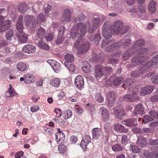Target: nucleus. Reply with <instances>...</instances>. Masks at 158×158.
I'll return each mask as SVG.
<instances>
[{
	"mask_svg": "<svg viewBox=\"0 0 158 158\" xmlns=\"http://www.w3.org/2000/svg\"><path fill=\"white\" fill-rule=\"evenodd\" d=\"M86 27L85 25L82 23H78L76 27L73 28L71 36L73 39H76V41H82V38L86 34Z\"/></svg>",
	"mask_w": 158,
	"mask_h": 158,
	"instance_id": "1",
	"label": "nucleus"
},
{
	"mask_svg": "<svg viewBox=\"0 0 158 158\" xmlns=\"http://www.w3.org/2000/svg\"><path fill=\"white\" fill-rule=\"evenodd\" d=\"M110 28L114 35L120 34L123 35L127 32L129 28L127 26H123V23L121 21H117L115 22Z\"/></svg>",
	"mask_w": 158,
	"mask_h": 158,
	"instance_id": "2",
	"label": "nucleus"
},
{
	"mask_svg": "<svg viewBox=\"0 0 158 158\" xmlns=\"http://www.w3.org/2000/svg\"><path fill=\"white\" fill-rule=\"evenodd\" d=\"M82 41H76L74 44V47L76 48H78V46L77 53L79 54H82L86 52L89 50L90 45L88 42H86L82 44L81 45L80 42H82Z\"/></svg>",
	"mask_w": 158,
	"mask_h": 158,
	"instance_id": "3",
	"label": "nucleus"
},
{
	"mask_svg": "<svg viewBox=\"0 0 158 158\" xmlns=\"http://www.w3.org/2000/svg\"><path fill=\"white\" fill-rule=\"evenodd\" d=\"M37 6V5L31 3L28 4L27 6L26 3H22L18 5V9L20 13H24L27 11L28 6V8L32 9L34 12H35L38 9Z\"/></svg>",
	"mask_w": 158,
	"mask_h": 158,
	"instance_id": "4",
	"label": "nucleus"
},
{
	"mask_svg": "<svg viewBox=\"0 0 158 158\" xmlns=\"http://www.w3.org/2000/svg\"><path fill=\"white\" fill-rule=\"evenodd\" d=\"M4 17L0 16V33L6 31L11 27L12 21L9 19L4 21Z\"/></svg>",
	"mask_w": 158,
	"mask_h": 158,
	"instance_id": "5",
	"label": "nucleus"
},
{
	"mask_svg": "<svg viewBox=\"0 0 158 158\" xmlns=\"http://www.w3.org/2000/svg\"><path fill=\"white\" fill-rule=\"evenodd\" d=\"M102 30V35L106 39L109 40L112 37L113 31L110 28V29L108 28V26L107 23H104Z\"/></svg>",
	"mask_w": 158,
	"mask_h": 158,
	"instance_id": "6",
	"label": "nucleus"
},
{
	"mask_svg": "<svg viewBox=\"0 0 158 158\" xmlns=\"http://www.w3.org/2000/svg\"><path fill=\"white\" fill-rule=\"evenodd\" d=\"M104 67L100 64L95 66L94 69V75L97 79L100 78L102 76L105 75Z\"/></svg>",
	"mask_w": 158,
	"mask_h": 158,
	"instance_id": "7",
	"label": "nucleus"
},
{
	"mask_svg": "<svg viewBox=\"0 0 158 158\" xmlns=\"http://www.w3.org/2000/svg\"><path fill=\"white\" fill-rule=\"evenodd\" d=\"M74 83L75 86L78 89H81L84 87V78L81 76H77L76 77Z\"/></svg>",
	"mask_w": 158,
	"mask_h": 158,
	"instance_id": "8",
	"label": "nucleus"
},
{
	"mask_svg": "<svg viewBox=\"0 0 158 158\" xmlns=\"http://www.w3.org/2000/svg\"><path fill=\"white\" fill-rule=\"evenodd\" d=\"M47 62L49 64L55 72L58 73L61 67L59 62L51 59L48 60Z\"/></svg>",
	"mask_w": 158,
	"mask_h": 158,
	"instance_id": "9",
	"label": "nucleus"
},
{
	"mask_svg": "<svg viewBox=\"0 0 158 158\" xmlns=\"http://www.w3.org/2000/svg\"><path fill=\"white\" fill-rule=\"evenodd\" d=\"M154 87L153 85H150L143 87L141 89L140 95L142 96L150 94L152 92Z\"/></svg>",
	"mask_w": 158,
	"mask_h": 158,
	"instance_id": "10",
	"label": "nucleus"
},
{
	"mask_svg": "<svg viewBox=\"0 0 158 158\" xmlns=\"http://www.w3.org/2000/svg\"><path fill=\"white\" fill-rule=\"evenodd\" d=\"M144 108L141 104H139L135 106V110L133 115L138 116L141 115L144 113Z\"/></svg>",
	"mask_w": 158,
	"mask_h": 158,
	"instance_id": "11",
	"label": "nucleus"
},
{
	"mask_svg": "<svg viewBox=\"0 0 158 158\" xmlns=\"http://www.w3.org/2000/svg\"><path fill=\"white\" fill-rule=\"evenodd\" d=\"M145 60V58L142 56H134L131 60V63L135 65H139Z\"/></svg>",
	"mask_w": 158,
	"mask_h": 158,
	"instance_id": "12",
	"label": "nucleus"
},
{
	"mask_svg": "<svg viewBox=\"0 0 158 158\" xmlns=\"http://www.w3.org/2000/svg\"><path fill=\"white\" fill-rule=\"evenodd\" d=\"M23 18V16L22 15H20L15 25L16 29L18 31L19 33L23 32V28L22 24Z\"/></svg>",
	"mask_w": 158,
	"mask_h": 158,
	"instance_id": "13",
	"label": "nucleus"
},
{
	"mask_svg": "<svg viewBox=\"0 0 158 158\" xmlns=\"http://www.w3.org/2000/svg\"><path fill=\"white\" fill-rule=\"evenodd\" d=\"M91 142V138L89 135H86L83 138L81 146L84 149L87 148V146Z\"/></svg>",
	"mask_w": 158,
	"mask_h": 158,
	"instance_id": "14",
	"label": "nucleus"
},
{
	"mask_svg": "<svg viewBox=\"0 0 158 158\" xmlns=\"http://www.w3.org/2000/svg\"><path fill=\"white\" fill-rule=\"evenodd\" d=\"M22 50L25 52L31 54L35 52V47L29 44L23 46Z\"/></svg>",
	"mask_w": 158,
	"mask_h": 158,
	"instance_id": "15",
	"label": "nucleus"
},
{
	"mask_svg": "<svg viewBox=\"0 0 158 158\" xmlns=\"http://www.w3.org/2000/svg\"><path fill=\"white\" fill-rule=\"evenodd\" d=\"M136 143L138 146L141 147H144L146 146L147 144L146 139L143 136L140 135L138 137Z\"/></svg>",
	"mask_w": 158,
	"mask_h": 158,
	"instance_id": "16",
	"label": "nucleus"
},
{
	"mask_svg": "<svg viewBox=\"0 0 158 158\" xmlns=\"http://www.w3.org/2000/svg\"><path fill=\"white\" fill-rule=\"evenodd\" d=\"M123 123L127 126L134 127L137 125V122L135 118H129L123 121Z\"/></svg>",
	"mask_w": 158,
	"mask_h": 158,
	"instance_id": "17",
	"label": "nucleus"
},
{
	"mask_svg": "<svg viewBox=\"0 0 158 158\" xmlns=\"http://www.w3.org/2000/svg\"><path fill=\"white\" fill-rule=\"evenodd\" d=\"M158 64V55L153 56L147 64L145 65L146 68H149L152 65Z\"/></svg>",
	"mask_w": 158,
	"mask_h": 158,
	"instance_id": "18",
	"label": "nucleus"
},
{
	"mask_svg": "<svg viewBox=\"0 0 158 158\" xmlns=\"http://www.w3.org/2000/svg\"><path fill=\"white\" fill-rule=\"evenodd\" d=\"M133 84V79L131 78H128L124 82L122 85V87L124 89H127V90L129 91L132 87Z\"/></svg>",
	"mask_w": 158,
	"mask_h": 158,
	"instance_id": "19",
	"label": "nucleus"
},
{
	"mask_svg": "<svg viewBox=\"0 0 158 158\" xmlns=\"http://www.w3.org/2000/svg\"><path fill=\"white\" fill-rule=\"evenodd\" d=\"M71 18V11L69 9H66L65 10L64 13L61 18L62 21H66L68 22L70 20Z\"/></svg>",
	"mask_w": 158,
	"mask_h": 158,
	"instance_id": "20",
	"label": "nucleus"
},
{
	"mask_svg": "<svg viewBox=\"0 0 158 158\" xmlns=\"http://www.w3.org/2000/svg\"><path fill=\"white\" fill-rule=\"evenodd\" d=\"M92 138L95 139H98L102 136L101 129L98 128H94L92 131Z\"/></svg>",
	"mask_w": 158,
	"mask_h": 158,
	"instance_id": "21",
	"label": "nucleus"
},
{
	"mask_svg": "<svg viewBox=\"0 0 158 158\" xmlns=\"http://www.w3.org/2000/svg\"><path fill=\"white\" fill-rule=\"evenodd\" d=\"M114 129L115 130L118 131L121 133H126L128 131V128L119 123H117L114 125Z\"/></svg>",
	"mask_w": 158,
	"mask_h": 158,
	"instance_id": "22",
	"label": "nucleus"
},
{
	"mask_svg": "<svg viewBox=\"0 0 158 158\" xmlns=\"http://www.w3.org/2000/svg\"><path fill=\"white\" fill-rule=\"evenodd\" d=\"M114 113L117 118L121 120L125 118V113L123 109L114 110Z\"/></svg>",
	"mask_w": 158,
	"mask_h": 158,
	"instance_id": "23",
	"label": "nucleus"
},
{
	"mask_svg": "<svg viewBox=\"0 0 158 158\" xmlns=\"http://www.w3.org/2000/svg\"><path fill=\"white\" fill-rule=\"evenodd\" d=\"M156 3L155 1L152 0L150 2L148 9L151 14H153L155 13L156 11Z\"/></svg>",
	"mask_w": 158,
	"mask_h": 158,
	"instance_id": "24",
	"label": "nucleus"
},
{
	"mask_svg": "<svg viewBox=\"0 0 158 158\" xmlns=\"http://www.w3.org/2000/svg\"><path fill=\"white\" fill-rule=\"evenodd\" d=\"M113 44L110 46L108 45L106 47L105 51L106 52H111L115 49H117L119 47V43L118 42H114L112 41Z\"/></svg>",
	"mask_w": 158,
	"mask_h": 158,
	"instance_id": "25",
	"label": "nucleus"
},
{
	"mask_svg": "<svg viewBox=\"0 0 158 158\" xmlns=\"http://www.w3.org/2000/svg\"><path fill=\"white\" fill-rule=\"evenodd\" d=\"M17 37L19 41L22 43H25L27 40L28 36L24 33H21L17 34Z\"/></svg>",
	"mask_w": 158,
	"mask_h": 158,
	"instance_id": "26",
	"label": "nucleus"
},
{
	"mask_svg": "<svg viewBox=\"0 0 158 158\" xmlns=\"http://www.w3.org/2000/svg\"><path fill=\"white\" fill-rule=\"evenodd\" d=\"M64 59L66 61L64 64L65 66H67L68 64L71 63L74 60V57L72 54L67 53L64 56Z\"/></svg>",
	"mask_w": 158,
	"mask_h": 158,
	"instance_id": "27",
	"label": "nucleus"
},
{
	"mask_svg": "<svg viewBox=\"0 0 158 158\" xmlns=\"http://www.w3.org/2000/svg\"><path fill=\"white\" fill-rule=\"evenodd\" d=\"M100 110L102 113L104 120L106 121L108 119L109 117V114L107 110L105 107H102L100 108Z\"/></svg>",
	"mask_w": 158,
	"mask_h": 158,
	"instance_id": "28",
	"label": "nucleus"
},
{
	"mask_svg": "<svg viewBox=\"0 0 158 158\" xmlns=\"http://www.w3.org/2000/svg\"><path fill=\"white\" fill-rule=\"evenodd\" d=\"M144 44V42L143 40H138L135 42L133 45L131 49L134 50L138 49L143 45Z\"/></svg>",
	"mask_w": 158,
	"mask_h": 158,
	"instance_id": "29",
	"label": "nucleus"
},
{
	"mask_svg": "<svg viewBox=\"0 0 158 158\" xmlns=\"http://www.w3.org/2000/svg\"><path fill=\"white\" fill-rule=\"evenodd\" d=\"M89 40L90 41H94V44L97 45L100 40L101 39L100 35L99 34H97L94 35H92L89 38Z\"/></svg>",
	"mask_w": 158,
	"mask_h": 158,
	"instance_id": "30",
	"label": "nucleus"
},
{
	"mask_svg": "<svg viewBox=\"0 0 158 158\" xmlns=\"http://www.w3.org/2000/svg\"><path fill=\"white\" fill-rule=\"evenodd\" d=\"M36 33L38 37L39 38H43L45 34V31L43 28L40 27L37 30Z\"/></svg>",
	"mask_w": 158,
	"mask_h": 158,
	"instance_id": "31",
	"label": "nucleus"
},
{
	"mask_svg": "<svg viewBox=\"0 0 158 158\" xmlns=\"http://www.w3.org/2000/svg\"><path fill=\"white\" fill-rule=\"evenodd\" d=\"M92 67H91L88 63L85 62L82 67L83 70L85 73H88L91 72Z\"/></svg>",
	"mask_w": 158,
	"mask_h": 158,
	"instance_id": "32",
	"label": "nucleus"
},
{
	"mask_svg": "<svg viewBox=\"0 0 158 158\" xmlns=\"http://www.w3.org/2000/svg\"><path fill=\"white\" fill-rule=\"evenodd\" d=\"M60 82V79L55 78L51 80L50 84L52 86L57 87L59 86Z\"/></svg>",
	"mask_w": 158,
	"mask_h": 158,
	"instance_id": "33",
	"label": "nucleus"
},
{
	"mask_svg": "<svg viewBox=\"0 0 158 158\" xmlns=\"http://www.w3.org/2000/svg\"><path fill=\"white\" fill-rule=\"evenodd\" d=\"M17 68L18 70L23 72L27 69V66L23 62H19L17 64Z\"/></svg>",
	"mask_w": 158,
	"mask_h": 158,
	"instance_id": "34",
	"label": "nucleus"
},
{
	"mask_svg": "<svg viewBox=\"0 0 158 158\" xmlns=\"http://www.w3.org/2000/svg\"><path fill=\"white\" fill-rule=\"evenodd\" d=\"M107 97L108 101H115V95L114 92L113 91H110L108 92Z\"/></svg>",
	"mask_w": 158,
	"mask_h": 158,
	"instance_id": "35",
	"label": "nucleus"
},
{
	"mask_svg": "<svg viewBox=\"0 0 158 158\" xmlns=\"http://www.w3.org/2000/svg\"><path fill=\"white\" fill-rule=\"evenodd\" d=\"M138 94V92L137 91L134 92L133 91L132 94H130V102H133L139 100V98L137 96V94Z\"/></svg>",
	"mask_w": 158,
	"mask_h": 158,
	"instance_id": "36",
	"label": "nucleus"
},
{
	"mask_svg": "<svg viewBox=\"0 0 158 158\" xmlns=\"http://www.w3.org/2000/svg\"><path fill=\"white\" fill-rule=\"evenodd\" d=\"M112 148L113 151L115 152L122 151L123 149V147L119 144H116L114 145L112 147Z\"/></svg>",
	"mask_w": 158,
	"mask_h": 158,
	"instance_id": "37",
	"label": "nucleus"
},
{
	"mask_svg": "<svg viewBox=\"0 0 158 158\" xmlns=\"http://www.w3.org/2000/svg\"><path fill=\"white\" fill-rule=\"evenodd\" d=\"M147 158H157L158 152L156 151H152L149 152L146 156Z\"/></svg>",
	"mask_w": 158,
	"mask_h": 158,
	"instance_id": "38",
	"label": "nucleus"
},
{
	"mask_svg": "<svg viewBox=\"0 0 158 158\" xmlns=\"http://www.w3.org/2000/svg\"><path fill=\"white\" fill-rule=\"evenodd\" d=\"M122 78L121 77H116L114 79L113 84L114 86H117L122 83Z\"/></svg>",
	"mask_w": 158,
	"mask_h": 158,
	"instance_id": "39",
	"label": "nucleus"
},
{
	"mask_svg": "<svg viewBox=\"0 0 158 158\" xmlns=\"http://www.w3.org/2000/svg\"><path fill=\"white\" fill-rule=\"evenodd\" d=\"M142 71L137 70L133 71L131 73V76L132 77L136 78L139 77L140 75L143 73Z\"/></svg>",
	"mask_w": 158,
	"mask_h": 158,
	"instance_id": "40",
	"label": "nucleus"
},
{
	"mask_svg": "<svg viewBox=\"0 0 158 158\" xmlns=\"http://www.w3.org/2000/svg\"><path fill=\"white\" fill-rule=\"evenodd\" d=\"M13 31L11 29L6 34V39L9 40H10L13 36Z\"/></svg>",
	"mask_w": 158,
	"mask_h": 158,
	"instance_id": "41",
	"label": "nucleus"
},
{
	"mask_svg": "<svg viewBox=\"0 0 158 158\" xmlns=\"http://www.w3.org/2000/svg\"><path fill=\"white\" fill-rule=\"evenodd\" d=\"M130 151L133 152L137 153L140 151V149L135 145L131 144L130 145Z\"/></svg>",
	"mask_w": 158,
	"mask_h": 158,
	"instance_id": "42",
	"label": "nucleus"
},
{
	"mask_svg": "<svg viewBox=\"0 0 158 158\" xmlns=\"http://www.w3.org/2000/svg\"><path fill=\"white\" fill-rule=\"evenodd\" d=\"M93 60L96 62L101 63L104 60V58L100 55L99 56L97 55L93 57Z\"/></svg>",
	"mask_w": 158,
	"mask_h": 158,
	"instance_id": "43",
	"label": "nucleus"
},
{
	"mask_svg": "<svg viewBox=\"0 0 158 158\" xmlns=\"http://www.w3.org/2000/svg\"><path fill=\"white\" fill-rule=\"evenodd\" d=\"M153 119H154L152 117L149 115H146L143 116L142 122L145 123H147L152 121Z\"/></svg>",
	"mask_w": 158,
	"mask_h": 158,
	"instance_id": "44",
	"label": "nucleus"
},
{
	"mask_svg": "<svg viewBox=\"0 0 158 158\" xmlns=\"http://www.w3.org/2000/svg\"><path fill=\"white\" fill-rule=\"evenodd\" d=\"M67 147L64 144L60 145L58 147L59 152L60 154H62L65 152L67 150Z\"/></svg>",
	"mask_w": 158,
	"mask_h": 158,
	"instance_id": "45",
	"label": "nucleus"
},
{
	"mask_svg": "<svg viewBox=\"0 0 158 158\" xmlns=\"http://www.w3.org/2000/svg\"><path fill=\"white\" fill-rule=\"evenodd\" d=\"M131 55V52L129 51H126L123 53L122 58L124 60H127L130 57Z\"/></svg>",
	"mask_w": 158,
	"mask_h": 158,
	"instance_id": "46",
	"label": "nucleus"
},
{
	"mask_svg": "<svg viewBox=\"0 0 158 158\" xmlns=\"http://www.w3.org/2000/svg\"><path fill=\"white\" fill-rule=\"evenodd\" d=\"M113 44L112 41H107L106 40H103L101 44V47L102 48H104L107 47L108 45L110 46Z\"/></svg>",
	"mask_w": 158,
	"mask_h": 158,
	"instance_id": "47",
	"label": "nucleus"
},
{
	"mask_svg": "<svg viewBox=\"0 0 158 158\" xmlns=\"http://www.w3.org/2000/svg\"><path fill=\"white\" fill-rule=\"evenodd\" d=\"M63 117L65 119H67L71 117L72 115V112L70 110H68L64 112L63 113Z\"/></svg>",
	"mask_w": 158,
	"mask_h": 158,
	"instance_id": "48",
	"label": "nucleus"
},
{
	"mask_svg": "<svg viewBox=\"0 0 158 158\" xmlns=\"http://www.w3.org/2000/svg\"><path fill=\"white\" fill-rule=\"evenodd\" d=\"M100 22V19L99 18H94L92 22V25L94 26V27L97 28Z\"/></svg>",
	"mask_w": 158,
	"mask_h": 158,
	"instance_id": "49",
	"label": "nucleus"
},
{
	"mask_svg": "<svg viewBox=\"0 0 158 158\" xmlns=\"http://www.w3.org/2000/svg\"><path fill=\"white\" fill-rule=\"evenodd\" d=\"M45 20V17L43 14H39L37 19V23L38 24H40Z\"/></svg>",
	"mask_w": 158,
	"mask_h": 158,
	"instance_id": "50",
	"label": "nucleus"
},
{
	"mask_svg": "<svg viewBox=\"0 0 158 158\" xmlns=\"http://www.w3.org/2000/svg\"><path fill=\"white\" fill-rule=\"evenodd\" d=\"M64 38L63 35H58L57 39L55 41V43L57 44H60L64 41Z\"/></svg>",
	"mask_w": 158,
	"mask_h": 158,
	"instance_id": "51",
	"label": "nucleus"
},
{
	"mask_svg": "<svg viewBox=\"0 0 158 158\" xmlns=\"http://www.w3.org/2000/svg\"><path fill=\"white\" fill-rule=\"evenodd\" d=\"M129 141V138L127 135H123L121 137V142L122 144H124L128 142Z\"/></svg>",
	"mask_w": 158,
	"mask_h": 158,
	"instance_id": "52",
	"label": "nucleus"
},
{
	"mask_svg": "<svg viewBox=\"0 0 158 158\" xmlns=\"http://www.w3.org/2000/svg\"><path fill=\"white\" fill-rule=\"evenodd\" d=\"M149 144L151 146L158 145V139H150L149 140Z\"/></svg>",
	"mask_w": 158,
	"mask_h": 158,
	"instance_id": "53",
	"label": "nucleus"
},
{
	"mask_svg": "<svg viewBox=\"0 0 158 158\" xmlns=\"http://www.w3.org/2000/svg\"><path fill=\"white\" fill-rule=\"evenodd\" d=\"M67 66H66L71 72H74L75 69V67L71 63L68 64Z\"/></svg>",
	"mask_w": 158,
	"mask_h": 158,
	"instance_id": "54",
	"label": "nucleus"
},
{
	"mask_svg": "<svg viewBox=\"0 0 158 158\" xmlns=\"http://www.w3.org/2000/svg\"><path fill=\"white\" fill-rule=\"evenodd\" d=\"M105 75L111 73L112 71V69L111 67L106 66L104 67Z\"/></svg>",
	"mask_w": 158,
	"mask_h": 158,
	"instance_id": "55",
	"label": "nucleus"
},
{
	"mask_svg": "<svg viewBox=\"0 0 158 158\" xmlns=\"http://www.w3.org/2000/svg\"><path fill=\"white\" fill-rule=\"evenodd\" d=\"M9 44L8 42L6 40H0V48L7 46Z\"/></svg>",
	"mask_w": 158,
	"mask_h": 158,
	"instance_id": "56",
	"label": "nucleus"
},
{
	"mask_svg": "<svg viewBox=\"0 0 158 158\" xmlns=\"http://www.w3.org/2000/svg\"><path fill=\"white\" fill-rule=\"evenodd\" d=\"M96 100L99 102L101 103L103 102L104 98L100 93L98 94L95 97Z\"/></svg>",
	"mask_w": 158,
	"mask_h": 158,
	"instance_id": "57",
	"label": "nucleus"
},
{
	"mask_svg": "<svg viewBox=\"0 0 158 158\" xmlns=\"http://www.w3.org/2000/svg\"><path fill=\"white\" fill-rule=\"evenodd\" d=\"M149 114L151 117L158 119V113L157 112L151 110L149 112Z\"/></svg>",
	"mask_w": 158,
	"mask_h": 158,
	"instance_id": "58",
	"label": "nucleus"
},
{
	"mask_svg": "<svg viewBox=\"0 0 158 158\" xmlns=\"http://www.w3.org/2000/svg\"><path fill=\"white\" fill-rule=\"evenodd\" d=\"M131 42V39H127L125 42L123 43V47L125 48H127L130 44Z\"/></svg>",
	"mask_w": 158,
	"mask_h": 158,
	"instance_id": "59",
	"label": "nucleus"
},
{
	"mask_svg": "<svg viewBox=\"0 0 158 158\" xmlns=\"http://www.w3.org/2000/svg\"><path fill=\"white\" fill-rule=\"evenodd\" d=\"M55 35L53 34H49L46 35L45 36V38L46 39L47 41H51L54 38Z\"/></svg>",
	"mask_w": 158,
	"mask_h": 158,
	"instance_id": "60",
	"label": "nucleus"
},
{
	"mask_svg": "<svg viewBox=\"0 0 158 158\" xmlns=\"http://www.w3.org/2000/svg\"><path fill=\"white\" fill-rule=\"evenodd\" d=\"M138 9L141 13H144L145 11L146 7L144 5H139L138 6Z\"/></svg>",
	"mask_w": 158,
	"mask_h": 158,
	"instance_id": "61",
	"label": "nucleus"
},
{
	"mask_svg": "<svg viewBox=\"0 0 158 158\" xmlns=\"http://www.w3.org/2000/svg\"><path fill=\"white\" fill-rule=\"evenodd\" d=\"M58 30L59 32L58 35H63L65 31L64 27L63 26H60L58 28Z\"/></svg>",
	"mask_w": 158,
	"mask_h": 158,
	"instance_id": "62",
	"label": "nucleus"
},
{
	"mask_svg": "<svg viewBox=\"0 0 158 158\" xmlns=\"http://www.w3.org/2000/svg\"><path fill=\"white\" fill-rule=\"evenodd\" d=\"M105 127V131L106 133V137L108 139V137L110 136L111 133V129L110 127L109 128H106Z\"/></svg>",
	"mask_w": 158,
	"mask_h": 158,
	"instance_id": "63",
	"label": "nucleus"
},
{
	"mask_svg": "<svg viewBox=\"0 0 158 158\" xmlns=\"http://www.w3.org/2000/svg\"><path fill=\"white\" fill-rule=\"evenodd\" d=\"M24 20L25 22V24L26 26H29L31 23V21L29 18L28 15L25 16L24 17Z\"/></svg>",
	"mask_w": 158,
	"mask_h": 158,
	"instance_id": "64",
	"label": "nucleus"
}]
</instances>
